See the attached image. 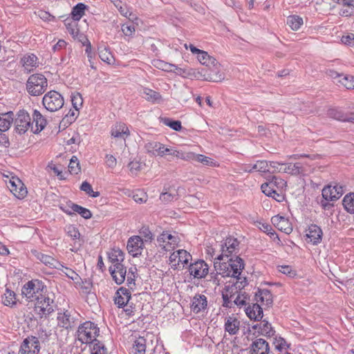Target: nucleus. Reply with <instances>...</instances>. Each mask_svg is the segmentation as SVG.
Here are the masks:
<instances>
[{
  "mask_svg": "<svg viewBox=\"0 0 354 354\" xmlns=\"http://www.w3.org/2000/svg\"><path fill=\"white\" fill-rule=\"evenodd\" d=\"M207 298L205 295L196 294L192 299L190 308L195 314L204 313L207 308Z\"/></svg>",
  "mask_w": 354,
  "mask_h": 354,
  "instance_id": "obj_14",
  "label": "nucleus"
},
{
  "mask_svg": "<svg viewBox=\"0 0 354 354\" xmlns=\"http://www.w3.org/2000/svg\"><path fill=\"white\" fill-rule=\"evenodd\" d=\"M175 69V73L179 75H183L184 77H193L198 80L213 82H219L224 80L223 74L219 73L218 71L213 72L209 69L206 68H203L201 70H195L190 68L189 70H186L184 68H181L174 65L171 66Z\"/></svg>",
  "mask_w": 354,
  "mask_h": 354,
  "instance_id": "obj_2",
  "label": "nucleus"
},
{
  "mask_svg": "<svg viewBox=\"0 0 354 354\" xmlns=\"http://www.w3.org/2000/svg\"><path fill=\"white\" fill-rule=\"evenodd\" d=\"M108 257L109 261L113 265H118L122 263L124 259V252L119 248H113L109 253Z\"/></svg>",
  "mask_w": 354,
  "mask_h": 354,
  "instance_id": "obj_38",
  "label": "nucleus"
},
{
  "mask_svg": "<svg viewBox=\"0 0 354 354\" xmlns=\"http://www.w3.org/2000/svg\"><path fill=\"white\" fill-rule=\"evenodd\" d=\"M100 335V328L97 324L91 322H86L81 324L77 329V339L83 344H89L95 340Z\"/></svg>",
  "mask_w": 354,
  "mask_h": 354,
  "instance_id": "obj_6",
  "label": "nucleus"
},
{
  "mask_svg": "<svg viewBox=\"0 0 354 354\" xmlns=\"http://www.w3.org/2000/svg\"><path fill=\"white\" fill-rule=\"evenodd\" d=\"M232 288H225V292L222 294V297L223 300V306L225 308H232L233 306V302H232V299L234 297L235 294L232 292Z\"/></svg>",
  "mask_w": 354,
  "mask_h": 354,
  "instance_id": "obj_47",
  "label": "nucleus"
},
{
  "mask_svg": "<svg viewBox=\"0 0 354 354\" xmlns=\"http://www.w3.org/2000/svg\"><path fill=\"white\" fill-rule=\"evenodd\" d=\"M2 302L6 306L13 307L15 306L17 304L15 292L9 288H6L5 293L2 296Z\"/></svg>",
  "mask_w": 354,
  "mask_h": 354,
  "instance_id": "obj_40",
  "label": "nucleus"
},
{
  "mask_svg": "<svg viewBox=\"0 0 354 354\" xmlns=\"http://www.w3.org/2000/svg\"><path fill=\"white\" fill-rule=\"evenodd\" d=\"M273 344L275 350L279 352L286 351V353H287V350L289 347L286 341L282 337L275 338L273 342Z\"/></svg>",
  "mask_w": 354,
  "mask_h": 354,
  "instance_id": "obj_53",
  "label": "nucleus"
},
{
  "mask_svg": "<svg viewBox=\"0 0 354 354\" xmlns=\"http://www.w3.org/2000/svg\"><path fill=\"white\" fill-rule=\"evenodd\" d=\"M8 187L10 192L18 198H23L27 194V189L24 183L17 177H12L10 179Z\"/></svg>",
  "mask_w": 354,
  "mask_h": 354,
  "instance_id": "obj_18",
  "label": "nucleus"
},
{
  "mask_svg": "<svg viewBox=\"0 0 354 354\" xmlns=\"http://www.w3.org/2000/svg\"><path fill=\"white\" fill-rule=\"evenodd\" d=\"M271 221L279 230L287 234H289L292 232L291 223L283 216L279 215L272 216Z\"/></svg>",
  "mask_w": 354,
  "mask_h": 354,
  "instance_id": "obj_24",
  "label": "nucleus"
},
{
  "mask_svg": "<svg viewBox=\"0 0 354 354\" xmlns=\"http://www.w3.org/2000/svg\"><path fill=\"white\" fill-rule=\"evenodd\" d=\"M147 340L143 337H138L132 346L131 352L133 354H145Z\"/></svg>",
  "mask_w": 354,
  "mask_h": 354,
  "instance_id": "obj_39",
  "label": "nucleus"
},
{
  "mask_svg": "<svg viewBox=\"0 0 354 354\" xmlns=\"http://www.w3.org/2000/svg\"><path fill=\"white\" fill-rule=\"evenodd\" d=\"M263 335L271 337L274 335V330L268 321L266 319L261 320V323L257 324L252 327Z\"/></svg>",
  "mask_w": 354,
  "mask_h": 354,
  "instance_id": "obj_33",
  "label": "nucleus"
},
{
  "mask_svg": "<svg viewBox=\"0 0 354 354\" xmlns=\"http://www.w3.org/2000/svg\"><path fill=\"white\" fill-rule=\"evenodd\" d=\"M31 117L25 110H20L15 120V130L19 134L25 133L29 129L32 131Z\"/></svg>",
  "mask_w": 354,
  "mask_h": 354,
  "instance_id": "obj_9",
  "label": "nucleus"
},
{
  "mask_svg": "<svg viewBox=\"0 0 354 354\" xmlns=\"http://www.w3.org/2000/svg\"><path fill=\"white\" fill-rule=\"evenodd\" d=\"M73 211L75 212V213L79 214L82 217H83L85 219H88L92 217V213L88 209H86L79 205H73Z\"/></svg>",
  "mask_w": 354,
  "mask_h": 354,
  "instance_id": "obj_55",
  "label": "nucleus"
},
{
  "mask_svg": "<svg viewBox=\"0 0 354 354\" xmlns=\"http://www.w3.org/2000/svg\"><path fill=\"white\" fill-rule=\"evenodd\" d=\"M47 292L46 286L38 279H33L25 283L21 290V294L30 301H36Z\"/></svg>",
  "mask_w": 354,
  "mask_h": 354,
  "instance_id": "obj_5",
  "label": "nucleus"
},
{
  "mask_svg": "<svg viewBox=\"0 0 354 354\" xmlns=\"http://www.w3.org/2000/svg\"><path fill=\"white\" fill-rule=\"evenodd\" d=\"M47 86V79L40 73L31 75L26 84V91L32 96H38L43 94Z\"/></svg>",
  "mask_w": 354,
  "mask_h": 354,
  "instance_id": "obj_4",
  "label": "nucleus"
},
{
  "mask_svg": "<svg viewBox=\"0 0 354 354\" xmlns=\"http://www.w3.org/2000/svg\"><path fill=\"white\" fill-rule=\"evenodd\" d=\"M71 102L73 108L76 110H79L83 103V100L81 95L80 93L73 95L71 96Z\"/></svg>",
  "mask_w": 354,
  "mask_h": 354,
  "instance_id": "obj_64",
  "label": "nucleus"
},
{
  "mask_svg": "<svg viewBox=\"0 0 354 354\" xmlns=\"http://www.w3.org/2000/svg\"><path fill=\"white\" fill-rule=\"evenodd\" d=\"M92 354H107L108 351L104 344L100 341L95 339L93 342L90 343Z\"/></svg>",
  "mask_w": 354,
  "mask_h": 354,
  "instance_id": "obj_45",
  "label": "nucleus"
},
{
  "mask_svg": "<svg viewBox=\"0 0 354 354\" xmlns=\"http://www.w3.org/2000/svg\"><path fill=\"white\" fill-rule=\"evenodd\" d=\"M111 135L115 138H121L125 141L130 135V131L124 123H116L111 128Z\"/></svg>",
  "mask_w": 354,
  "mask_h": 354,
  "instance_id": "obj_25",
  "label": "nucleus"
},
{
  "mask_svg": "<svg viewBox=\"0 0 354 354\" xmlns=\"http://www.w3.org/2000/svg\"><path fill=\"white\" fill-rule=\"evenodd\" d=\"M88 9V6L83 3H78L75 6L71 11V16L74 21H80L84 15L85 10Z\"/></svg>",
  "mask_w": 354,
  "mask_h": 354,
  "instance_id": "obj_41",
  "label": "nucleus"
},
{
  "mask_svg": "<svg viewBox=\"0 0 354 354\" xmlns=\"http://www.w3.org/2000/svg\"><path fill=\"white\" fill-rule=\"evenodd\" d=\"M197 59L203 65L208 66L209 64H212L214 66H216L218 64L216 59L209 56L207 52L202 50L197 54Z\"/></svg>",
  "mask_w": 354,
  "mask_h": 354,
  "instance_id": "obj_42",
  "label": "nucleus"
},
{
  "mask_svg": "<svg viewBox=\"0 0 354 354\" xmlns=\"http://www.w3.org/2000/svg\"><path fill=\"white\" fill-rule=\"evenodd\" d=\"M42 103L48 111L54 112L63 106L64 100L59 93L50 91L44 95Z\"/></svg>",
  "mask_w": 354,
  "mask_h": 354,
  "instance_id": "obj_7",
  "label": "nucleus"
},
{
  "mask_svg": "<svg viewBox=\"0 0 354 354\" xmlns=\"http://www.w3.org/2000/svg\"><path fill=\"white\" fill-rule=\"evenodd\" d=\"M55 298V295L53 292L47 291L35 301V308L41 318H46L55 312L57 308Z\"/></svg>",
  "mask_w": 354,
  "mask_h": 354,
  "instance_id": "obj_3",
  "label": "nucleus"
},
{
  "mask_svg": "<svg viewBox=\"0 0 354 354\" xmlns=\"http://www.w3.org/2000/svg\"><path fill=\"white\" fill-rule=\"evenodd\" d=\"M99 57L103 62L107 64H111L113 60V55L105 48L99 50Z\"/></svg>",
  "mask_w": 354,
  "mask_h": 354,
  "instance_id": "obj_58",
  "label": "nucleus"
},
{
  "mask_svg": "<svg viewBox=\"0 0 354 354\" xmlns=\"http://www.w3.org/2000/svg\"><path fill=\"white\" fill-rule=\"evenodd\" d=\"M245 172H269L268 162L266 160H257L254 165L247 164L243 166V169Z\"/></svg>",
  "mask_w": 354,
  "mask_h": 354,
  "instance_id": "obj_28",
  "label": "nucleus"
},
{
  "mask_svg": "<svg viewBox=\"0 0 354 354\" xmlns=\"http://www.w3.org/2000/svg\"><path fill=\"white\" fill-rule=\"evenodd\" d=\"M208 265L203 260H198L189 266V274L194 278H204L208 274Z\"/></svg>",
  "mask_w": 354,
  "mask_h": 354,
  "instance_id": "obj_12",
  "label": "nucleus"
},
{
  "mask_svg": "<svg viewBox=\"0 0 354 354\" xmlns=\"http://www.w3.org/2000/svg\"><path fill=\"white\" fill-rule=\"evenodd\" d=\"M163 122L175 131H180L182 129L181 122L178 120H171L169 118H165Z\"/></svg>",
  "mask_w": 354,
  "mask_h": 354,
  "instance_id": "obj_61",
  "label": "nucleus"
},
{
  "mask_svg": "<svg viewBox=\"0 0 354 354\" xmlns=\"http://www.w3.org/2000/svg\"><path fill=\"white\" fill-rule=\"evenodd\" d=\"M31 119L32 120L31 123H32V131L33 133L40 132L47 124L46 118L37 110H34Z\"/></svg>",
  "mask_w": 354,
  "mask_h": 354,
  "instance_id": "obj_23",
  "label": "nucleus"
},
{
  "mask_svg": "<svg viewBox=\"0 0 354 354\" xmlns=\"http://www.w3.org/2000/svg\"><path fill=\"white\" fill-rule=\"evenodd\" d=\"M285 167L283 169V172L289 174L291 175H299L302 173L303 169L301 167L299 163H295V164H286Z\"/></svg>",
  "mask_w": 354,
  "mask_h": 354,
  "instance_id": "obj_46",
  "label": "nucleus"
},
{
  "mask_svg": "<svg viewBox=\"0 0 354 354\" xmlns=\"http://www.w3.org/2000/svg\"><path fill=\"white\" fill-rule=\"evenodd\" d=\"M344 192V187L342 185H328L324 187L322 194L325 201H334L339 199Z\"/></svg>",
  "mask_w": 354,
  "mask_h": 354,
  "instance_id": "obj_13",
  "label": "nucleus"
},
{
  "mask_svg": "<svg viewBox=\"0 0 354 354\" xmlns=\"http://www.w3.org/2000/svg\"><path fill=\"white\" fill-rule=\"evenodd\" d=\"M65 232L68 236L73 240H77L80 239V233L77 227L73 225H68L65 227Z\"/></svg>",
  "mask_w": 354,
  "mask_h": 354,
  "instance_id": "obj_57",
  "label": "nucleus"
},
{
  "mask_svg": "<svg viewBox=\"0 0 354 354\" xmlns=\"http://www.w3.org/2000/svg\"><path fill=\"white\" fill-rule=\"evenodd\" d=\"M191 259V254L185 250L174 252L169 257L170 263L175 267L179 266L180 263L183 266L187 264Z\"/></svg>",
  "mask_w": 354,
  "mask_h": 354,
  "instance_id": "obj_17",
  "label": "nucleus"
},
{
  "mask_svg": "<svg viewBox=\"0 0 354 354\" xmlns=\"http://www.w3.org/2000/svg\"><path fill=\"white\" fill-rule=\"evenodd\" d=\"M144 241L140 236H133L129 238L127 248L129 253L133 257L140 255L143 250Z\"/></svg>",
  "mask_w": 354,
  "mask_h": 354,
  "instance_id": "obj_15",
  "label": "nucleus"
},
{
  "mask_svg": "<svg viewBox=\"0 0 354 354\" xmlns=\"http://www.w3.org/2000/svg\"><path fill=\"white\" fill-rule=\"evenodd\" d=\"M109 272L117 284L120 285L124 281L127 275V268L122 263L112 265L109 267Z\"/></svg>",
  "mask_w": 354,
  "mask_h": 354,
  "instance_id": "obj_21",
  "label": "nucleus"
},
{
  "mask_svg": "<svg viewBox=\"0 0 354 354\" xmlns=\"http://www.w3.org/2000/svg\"><path fill=\"white\" fill-rule=\"evenodd\" d=\"M339 82L347 89H354V76L346 75L339 80Z\"/></svg>",
  "mask_w": 354,
  "mask_h": 354,
  "instance_id": "obj_60",
  "label": "nucleus"
},
{
  "mask_svg": "<svg viewBox=\"0 0 354 354\" xmlns=\"http://www.w3.org/2000/svg\"><path fill=\"white\" fill-rule=\"evenodd\" d=\"M221 261L218 260L217 257L215 258L214 265L216 274L214 276L212 275L213 274H211V280L216 285H219L217 274H220L223 277H236L241 275L244 269L245 264L243 260L239 257H236L235 259L230 258L227 261L221 262Z\"/></svg>",
  "mask_w": 354,
  "mask_h": 354,
  "instance_id": "obj_1",
  "label": "nucleus"
},
{
  "mask_svg": "<svg viewBox=\"0 0 354 354\" xmlns=\"http://www.w3.org/2000/svg\"><path fill=\"white\" fill-rule=\"evenodd\" d=\"M179 239L167 232H163L157 238L158 245L165 251H171L178 245Z\"/></svg>",
  "mask_w": 354,
  "mask_h": 354,
  "instance_id": "obj_10",
  "label": "nucleus"
},
{
  "mask_svg": "<svg viewBox=\"0 0 354 354\" xmlns=\"http://www.w3.org/2000/svg\"><path fill=\"white\" fill-rule=\"evenodd\" d=\"M13 120L14 113L12 111L0 113V131L5 132L8 131Z\"/></svg>",
  "mask_w": 354,
  "mask_h": 354,
  "instance_id": "obj_34",
  "label": "nucleus"
},
{
  "mask_svg": "<svg viewBox=\"0 0 354 354\" xmlns=\"http://www.w3.org/2000/svg\"><path fill=\"white\" fill-rule=\"evenodd\" d=\"M245 311L247 316L250 319L255 321L261 320L263 316L262 308L257 303L253 304L252 306L248 305V306L245 308Z\"/></svg>",
  "mask_w": 354,
  "mask_h": 354,
  "instance_id": "obj_29",
  "label": "nucleus"
},
{
  "mask_svg": "<svg viewBox=\"0 0 354 354\" xmlns=\"http://www.w3.org/2000/svg\"><path fill=\"white\" fill-rule=\"evenodd\" d=\"M146 152L151 156L161 157V151L163 149V144L159 142L152 141L148 142L144 147Z\"/></svg>",
  "mask_w": 354,
  "mask_h": 354,
  "instance_id": "obj_31",
  "label": "nucleus"
},
{
  "mask_svg": "<svg viewBox=\"0 0 354 354\" xmlns=\"http://www.w3.org/2000/svg\"><path fill=\"white\" fill-rule=\"evenodd\" d=\"M250 354H270L272 351H270L268 343L262 338L256 339L252 342L250 347Z\"/></svg>",
  "mask_w": 354,
  "mask_h": 354,
  "instance_id": "obj_22",
  "label": "nucleus"
},
{
  "mask_svg": "<svg viewBox=\"0 0 354 354\" xmlns=\"http://www.w3.org/2000/svg\"><path fill=\"white\" fill-rule=\"evenodd\" d=\"M31 252L37 259H38L39 261H40L41 263L48 266L49 268H56L57 270H61L63 271V270L60 267H64V266L62 265L58 261H57L53 257L44 254L36 250H32Z\"/></svg>",
  "mask_w": 354,
  "mask_h": 354,
  "instance_id": "obj_16",
  "label": "nucleus"
},
{
  "mask_svg": "<svg viewBox=\"0 0 354 354\" xmlns=\"http://www.w3.org/2000/svg\"><path fill=\"white\" fill-rule=\"evenodd\" d=\"M239 245V242L236 239L227 237L225 241L224 245H222V252L217 257V259L223 260L225 257L228 258L233 252L238 249Z\"/></svg>",
  "mask_w": 354,
  "mask_h": 354,
  "instance_id": "obj_19",
  "label": "nucleus"
},
{
  "mask_svg": "<svg viewBox=\"0 0 354 354\" xmlns=\"http://www.w3.org/2000/svg\"><path fill=\"white\" fill-rule=\"evenodd\" d=\"M115 7L118 8L120 14L128 18L129 20L133 21L137 19L136 16L130 10V9L120 0H112Z\"/></svg>",
  "mask_w": 354,
  "mask_h": 354,
  "instance_id": "obj_35",
  "label": "nucleus"
},
{
  "mask_svg": "<svg viewBox=\"0 0 354 354\" xmlns=\"http://www.w3.org/2000/svg\"><path fill=\"white\" fill-rule=\"evenodd\" d=\"M178 198V195L176 190L162 192L160 196V200L165 203H169L170 202L177 201Z\"/></svg>",
  "mask_w": 354,
  "mask_h": 354,
  "instance_id": "obj_50",
  "label": "nucleus"
},
{
  "mask_svg": "<svg viewBox=\"0 0 354 354\" xmlns=\"http://www.w3.org/2000/svg\"><path fill=\"white\" fill-rule=\"evenodd\" d=\"M261 189L262 192L268 196L272 195V193L276 190L275 187L273 186V183L272 182L264 183L261 185Z\"/></svg>",
  "mask_w": 354,
  "mask_h": 354,
  "instance_id": "obj_63",
  "label": "nucleus"
},
{
  "mask_svg": "<svg viewBox=\"0 0 354 354\" xmlns=\"http://www.w3.org/2000/svg\"><path fill=\"white\" fill-rule=\"evenodd\" d=\"M232 284L227 285L225 286V288H232V292L236 295V293L239 292H242V289H243L248 285V281L246 277H242L241 275L236 277H232Z\"/></svg>",
  "mask_w": 354,
  "mask_h": 354,
  "instance_id": "obj_32",
  "label": "nucleus"
},
{
  "mask_svg": "<svg viewBox=\"0 0 354 354\" xmlns=\"http://www.w3.org/2000/svg\"><path fill=\"white\" fill-rule=\"evenodd\" d=\"M140 234L144 242H151L153 239V235L148 227H142Z\"/></svg>",
  "mask_w": 354,
  "mask_h": 354,
  "instance_id": "obj_62",
  "label": "nucleus"
},
{
  "mask_svg": "<svg viewBox=\"0 0 354 354\" xmlns=\"http://www.w3.org/2000/svg\"><path fill=\"white\" fill-rule=\"evenodd\" d=\"M240 326V322L236 318L228 317L225 323V330L230 335H236Z\"/></svg>",
  "mask_w": 354,
  "mask_h": 354,
  "instance_id": "obj_36",
  "label": "nucleus"
},
{
  "mask_svg": "<svg viewBox=\"0 0 354 354\" xmlns=\"http://www.w3.org/2000/svg\"><path fill=\"white\" fill-rule=\"evenodd\" d=\"M131 298V292L125 288H120L115 293V304L118 308H123L127 305Z\"/></svg>",
  "mask_w": 354,
  "mask_h": 354,
  "instance_id": "obj_26",
  "label": "nucleus"
},
{
  "mask_svg": "<svg viewBox=\"0 0 354 354\" xmlns=\"http://www.w3.org/2000/svg\"><path fill=\"white\" fill-rule=\"evenodd\" d=\"M343 205L350 214H354V193L346 194L343 199Z\"/></svg>",
  "mask_w": 354,
  "mask_h": 354,
  "instance_id": "obj_48",
  "label": "nucleus"
},
{
  "mask_svg": "<svg viewBox=\"0 0 354 354\" xmlns=\"http://www.w3.org/2000/svg\"><path fill=\"white\" fill-rule=\"evenodd\" d=\"M236 294L237 296L233 301L234 304L239 307L245 306L250 300L248 295L245 292H239Z\"/></svg>",
  "mask_w": 354,
  "mask_h": 354,
  "instance_id": "obj_49",
  "label": "nucleus"
},
{
  "mask_svg": "<svg viewBox=\"0 0 354 354\" xmlns=\"http://www.w3.org/2000/svg\"><path fill=\"white\" fill-rule=\"evenodd\" d=\"M68 171L71 174H77L80 171L78 159L75 156H73L70 160L68 165Z\"/></svg>",
  "mask_w": 354,
  "mask_h": 354,
  "instance_id": "obj_56",
  "label": "nucleus"
},
{
  "mask_svg": "<svg viewBox=\"0 0 354 354\" xmlns=\"http://www.w3.org/2000/svg\"><path fill=\"white\" fill-rule=\"evenodd\" d=\"M327 115L331 118L342 122H344L345 120V113L338 109H329L327 111Z\"/></svg>",
  "mask_w": 354,
  "mask_h": 354,
  "instance_id": "obj_51",
  "label": "nucleus"
},
{
  "mask_svg": "<svg viewBox=\"0 0 354 354\" xmlns=\"http://www.w3.org/2000/svg\"><path fill=\"white\" fill-rule=\"evenodd\" d=\"M80 189L93 198H97L100 196V192H94L91 184L86 181H84L82 183Z\"/></svg>",
  "mask_w": 354,
  "mask_h": 354,
  "instance_id": "obj_54",
  "label": "nucleus"
},
{
  "mask_svg": "<svg viewBox=\"0 0 354 354\" xmlns=\"http://www.w3.org/2000/svg\"><path fill=\"white\" fill-rule=\"evenodd\" d=\"M176 157L178 159H181L186 161L194 160L195 158V153L191 151H185L183 150H178L174 149L172 155V160Z\"/></svg>",
  "mask_w": 354,
  "mask_h": 354,
  "instance_id": "obj_43",
  "label": "nucleus"
},
{
  "mask_svg": "<svg viewBox=\"0 0 354 354\" xmlns=\"http://www.w3.org/2000/svg\"><path fill=\"white\" fill-rule=\"evenodd\" d=\"M303 23V19L297 15L289 16L287 18V24L292 30H298Z\"/></svg>",
  "mask_w": 354,
  "mask_h": 354,
  "instance_id": "obj_44",
  "label": "nucleus"
},
{
  "mask_svg": "<svg viewBox=\"0 0 354 354\" xmlns=\"http://www.w3.org/2000/svg\"><path fill=\"white\" fill-rule=\"evenodd\" d=\"M259 228L263 232L270 235V237H277V235L274 230L272 229V226L268 223H259Z\"/></svg>",
  "mask_w": 354,
  "mask_h": 354,
  "instance_id": "obj_59",
  "label": "nucleus"
},
{
  "mask_svg": "<svg viewBox=\"0 0 354 354\" xmlns=\"http://www.w3.org/2000/svg\"><path fill=\"white\" fill-rule=\"evenodd\" d=\"M57 321V326L68 330L76 325L77 315L74 310H64L62 312H58Z\"/></svg>",
  "mask_w": 354,
  "mask_h": 354,
  "instance_id": "obj_8",
  "label": "nucleus"
},
{
  "mask_svg": "<svg viewBox=\"0 0 354 354\" xmlns=\"http://www.w3.org/2000/svg\"><path fill=\"white\" fill-rule=\"evenodd\" d=\"M137 268L136 267H131L129 269V272L127 277V283L129 288L133 289L136 286V278Z\"/></svg>",
  "mask_w": 354,
  "mask_h": 354,
  "instance_id": "obj_52",
  "label": "nucleus"
},
{
  "mask_svg": "<svg viewBox=\"0 0 354 354\" xmlns=\"http://www.w3.org/2000/svg\"><path fill=\"white\" fill-rule=\"evenodd\" d=\"M142 94L148 102L159 103L162 100V96L158 92L147 87L142 88Z\"/></svg>",
  "mask_w": 354,
  "mask_h": 354,
  "instance_id": "obj_37",
  "label": "nucleus"
},
{
  "mask_svg": "<svg viewBox=\"0 0 354 354\" xmlns=\"http://www.w3.org/2000/svg\"><path fill=\"white\" fill-rule=\"evenodd\" d=\"M40 350V343L37 337L34 336L26 338L20 347L21 354H38Z\"/></svg>",
  "mask_w": 354,
  "mask_h": 354,
  "instance_id": "obj_11",
  "label": "nucleus"
},
{
  "mask_svg": "<svg viewBox=\"0 0 354 354\" xmlns=\"http://www.w3.org/2000/svg\"><path fill=\"white\" fill-rule=\"evenodd\" d=\"M20 64L27 73L33 71L39 66V59L33 53H26L20 59Z\"/></svg>",
  "mask_w": 354,
  "mask_h": 354,
  "instance_id": "obj_20",
  "label": "nucleus"
},
{
  "mask_svg": "<svg viewBox=\"0 0 354 354\" xmlns=\"http://www.w3.org/2000/svg\"><path fill=\"white\" fill-rule=\"evenodd\" d=\"M255 299L257 302L260 301L262 306H270L272 304V295L268 289H258L255 292Z\"/></svg>",
  "mask_w": 354,
  "mask_h": 354,
  "instance_id": "obj_27",
  "label": "nucleus"
},
{
  "mask_svg": "<svg viewBox=\"0 0 354 354\" xmlns=\"http://www.w3.org/2000/svg\"><path fill=\"white\" fill-rule=\"evenodd\" d=\"M309 241L312 242L314 245L319 243L322 237V229L317 225H310L308 227V232L306 234Z\"/></svg>",
  "mask_w": 354,
  "mask_h": 354,
  "instance_id": "obj_30",
  "label": "nucleus"
}]
</instances>
